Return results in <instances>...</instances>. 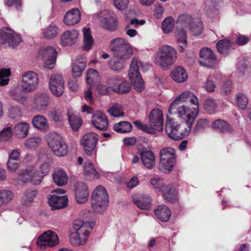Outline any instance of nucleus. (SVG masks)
Wrapping results in <instances>:
<instances>
[{
  "label": "nucleus",
  "instance_id": "19",
  "mask_svg": "<svg viewBox=\"0 0 251 251\" xmlns=\"http://www.w3.org/2000/svg\"><path fill=\"white\" fill-rule=\"evenodd\" d=\"M98 141V135L94 132H89L84 135L81 144L85 153L91 155Z\"/></svg>",
  "mask_w": 251,
  "mask_h": 251
},
{
  "label": "nucleus",
  "instance_id": "16",
  "mask_svg": "<svg viewBox=\"0 0 251 251\" xmlns=\"http://www.w3.org/2000/svg\"><path fill=\"white\" fill-rule=\"evenodd\" d=\"M38 55L44 60L45 67L50 69L54 67L57 55V51L54 48L49 46L41 49Z\"/></svg>",
  "mask_w": 251,
  "mask_h": 251
},
{
  "label": "nucleus",
  "instance_id": "12",
  "mask_svg": "<svg viewBox=\"0 0 251 251\" xmlns=\"http://www.w3.org/2000/svg\"><path fill=\"white\" fill-rule=\"evenodd\" d=\"M49 103L50 98L47 93H37L32 98V110L44 113L47 110Z\"/></svg>",
  "mask_w": 251,
  "mask_h": 251
},
{
  "label": "nucleus",
  "instance_id": "53",
  "mask_svg": "<svg viewBox=\"0 0 251 251\" xmlns=\"http://www.w3.org/2000/svg\"><path fill=\"white\" fill-rule=\"evenodd\" d=\"M150 183L154 189L158 190L159 191L162 192L166 187L163 179L159 177L151 178L150 179Z\"/></svg>",
  "mask_w": 251,
  "mask_h": 251
},
{
  "label": "nucleus",
  "instance_id": "34",
  "mask_svg": "<svg viewBox=\"0 0 251 251\" xmlns=\"http://www.w3.org/2000/svg\"><path fill=\"white\" fill-rule=\"evenodd\" d=\"M54 182L59 186L65 185L68 181V176L65 171L61 168H57L52 176Z\"/></svg>",
  "mask_w": 251,
  "mask_h": 251
},
{
  "label": "nucleus",
  "instance_id": "57",
  "mask_svg": "<svg viewBox=\"0 0 251 251\" xmlns=\"http://www.w3.org/2000/svg\"><path fill=\"white\" fill-rule=\"evenodd\" d=\"M31 174L30 182L35 185L39 184L44 177L43 175L40 173L38 170L33 171L32 169Z\"/></svg>",
  "mask_w": 251,
  "mask_h": 251
},
{
  "label": "nucleus",
  "instance_id": "25",
  "mask_svg": "<svg viewBox=\"0 0 251 251\" xmlns=\"http://www.w3.org/2000/svg\"><path fill=\"white\" fill-rule=\"evenodd\" d=\"M86 60L82 55H78L72 65V75L74 78L80 76L86 67Z\"/></svg>",
  "mask_w": 251,
  "mask_h": 251
},
{
  "label": "nucleus",
  "instance_id": "11",
  "mask_svg": "<svg viewBox=\"0 0 251 251\" xmlns=\"http://www.w3.org/2000/svg\"><path fill=\"white\" fill-rule=\"evenodd\" d=\"M22 41L20 35L13 30L5 28L0 30V44H7L9 47L15 48Z\"/></svg>",
  "mask_w": 251,
  "mask_h": 251
},
{
  "label": "nucleus",
  "instance_id": "6",
  "mask_svg": "<svg viewBox=\"0 0 251 251\" xmlns=\"http://www.w3.org/2000/svg\"><path fill=\"white\" fill-rule=\"evenodd\" d=\"M49 148L53 154L58 157L66 155L68 152V147L62 137L56 132H51L47 136Z\"/></svg>",
  "mask_w": 251,
  "mask_h": 251
},
{
  "label": "nucleus",
  "instance_id": "30",
  "mask_svg": "<svg viewBox=\"0 0 251 251\" xmlns=\"http://www.w3.org/2000/svg\"><path fill=\"white\" fill-rule=\"evenodd\" d=\"M154 213L159 220L166 222L170 220L172 212L167 206L161 205L154 210Z\"/></svg>",
  "mask_w": 251,
  "mask_h": 251
},
{
  "label": "nucleus",
  "instance_id": "49",
  "mask_svg": "<svg viewBox=\"0 0 251 251\" xmlns=\"http://www.w3.org/2000/svg\"><path fill=\"white\" fill-rule=\"evenodd\" d=\"M11 74L9 69H1L0 70V86L8 84L9 76Z\"/></svg>",
  "mask_w": 251,
  "mask_h": 251
},
{
  "label": "nucleus",
  "instance_id": "60",
  "mask_svg": "<svg viewBox=\"0 0 251 251\" xmlns=\"http://www.w3.org/2000/svg\"><path fill=\"white\" fill-rule=\"evenodd\" d=\"M189 28L194 35H199L201 34L203 30L202 24L201 21L195 22L193 23Z\"/></svg>",
  "mask_w": 251,
  "mask_h": 251
},
{
  "label": "nucleus",
  "instance_id": "29",
  "mask_svg": "<svg viewBox=\"0 0 251 251\" xmlns=\"http://www.w3.org/2000/svg\"><path fill=\"white\" fill-rule=\"evenodd\" d=\"M174 101L177 103H183V102H190L192 105H199L197 97L192 92L185 91L180 94Z\"/></svg>",
  "mask_w": 251,
  "mask_h": 251
},
{
  "label": "nucleus",
  "instance_id": "56",
  "mask_svg": "<svg viewBox=\"0 0 251 251\" xmlns=\"http://www.w3.org/2000/svg\"><path fill=\"white\" fill-rule=\"evenodd\" d=\"M31 173V168H27L25 170H21L19 174V179L24 183L30 182Z\"/></svg>",
  "mask_w": 251,
  "mask_h": 251
},
{
  "label": "nucleus",
  "instance_id": "61",
  "mask_svg": "<svg viewBox=\"0 0 251 251\" xmlns=\"http://www.w3.org/2000/svg\"><path fill=\"white\" fill-rule=\"evenodd\" d=\"M95 90L98 94L100 95H106L111 92L108 85L107 86L101 83H98L96 85Z\"/></svg>",
  "mask_w": 251,
  "mask_h": 251
},
{
  "label": "nucleus",
  "instance_id": "17",
  "mask_svg": "<svg viewBox=\"0 0 251 251\" xmlns=\"http://www.w3.org/2000/svg\"><path fill=\"white\" fill-rule=\"evenodd\" d=\"M59 243L56 233L51 230L45 232L37 240V244L41 249H44L47 247L55 246Z\"/></svg>",
  "mask_w": 251,
  "mask_h": 251
},
{
  "label": "nucleus",
  "instance_id": "45",
  "mask_svg": "<svg viewBox=\"0 0 251 251\" xmlns=\"http://www.w3.org/2000/svg\"><path fill=\"white\" fill-rule=\"evenodd\" d=\"M84 171L86 176L92 178L99 177V173L94 168L93 165L90 162H87L85 163Z\"/></svg>",
  "mask_w": 251,
  "mask_h": 251
},
{
  "label": "nucleus",
  "instance_id": "54",
  "mask_svg": "<svg viewBox=\"0 0 251 251\" xmlns=\"http://www.w3.org/2000/svg\"><path fill=\"white\" fill-rule=\"evenodd\" d=\"M41 143V139L38 136H33L27 139L25 142V145L29 149H33L37 147Z\"/></svg>",
  "mask_w": 251,
  "mask_h": 251
},
{
  "label": "nucleus",
  "instance_id": "10",
  "mask_svg": "<svg viewBox=\"0 0 251 251\" xmlns=\"http://www.w3.org/2000/svg\"><path fill=\"white\" fill-rule=\"evenodd\" d=\"M39 79L37 74L33 71H27L22 74L20 86L25 93L34 91L38 86Z\"/></svg>",
  "mask_w": 251,
  "mask_h": 251
},
{
  "label": "nucleus",
  "instance_id": "28",
  "mask_svg": "<svg viewBox=\"0 0 251 251\" xmlns=\"http://www.w3.org/2000/svg\"><path fill=\"white\" fill-rule=\"evenodd\" d=\"M134 203L141 209H149L151 207V199L146 195L134 196L132 197Z\"/></svg>",
  "mask_w": 251,
  "mask_h": 251
},
{
  "label": "nucleus",
  "instance_id": "35",
  "mask_svg": "<svg viewBox=\"0 0 251 251\" xmlns=\"http://www.w3.org/2000/svg\"><path fill=\"white\" fill-rule=\"evenodd\" d=\"M68 117L70 124L74 131H77L82 124V120L79 116L75 113L72 110H68Z\"/></svg>",
  "mask_w": 251,
  "mask_h": 251
},
{
  "label": "nucleus",
  "instance_id": "51",
  "mask_svg": "<svg viewBox=\"0 0 251 251\" xmlns=\"http://www.w3.org/2000/svg\"><path fill=\"white\" fill-rule=\"evenodd\" d=\"M13 193L8 190H0V201L2 205L6 204L10 202L13 198Z\"/></svg>",
  "mask_w": 251,
  "mask_h": 251
},
{
  "label": "nucleus",
  "instance_id": "18",
  "mask_svg": "<svg viewBox=\"0 0 251 251\" xmlns=\"http://www.w3.org/2000/svg\"><path fill=\"white\" fill-rule=\"evenodd\" d=\"M150 127L152 130L161 131L163 127V115L159 109H153L150 115Z\"/></svg>",
  "mask_w": 251,
  "mask_h": 251
},
{
  "label": "nucleus",
  "instance_id": "21",
  "mask_svg": "<svg viewBox=\"0 0 251 251\" xmlns=\"http://www.w3.org/2000/svg\"><path fill=\"white\" fill-rule=\"evenodd\" d=\"M75 199L78 203H85L88 200V188L83 182H78L75 185Z\"/></svg>",
  "mask_w": 251,
  "mask_h": 251
},
{
  "label": "nucleus",
  "instance_id": "3",
  "mask_svg": "<svg viewBox=\"0 0 251 251\" xmlns=\"http://www.w3.org/2000/svg\"><path fill=\"white\" fill-rule=\"evenodd\" d=\"M174 101L170 105L168 113L169 114H175L182 119L186 126L191 128L199 112V105L189 107L184 103H177Z\"/></svg>",
  "mask_w": 251,
  "mask_h": 251
},
{
  "label": "nucleus",
  "instance_id": "15",
  "mask_svg": "<svg viewBox=\"0 0 251 251\" xmlns=\"http://www.w3.org/2000/svg\"><path fill=\"white\" fill-rule=\"evenodd\" d=\"M99 17L104 28L110 31H114L116 29L117 17L113 12L105 9L100 13Z\"/></svg>",
  "mask_w": 251,
  "mask_h": 251
},
{
  "label": "nucleus",
  "instance_id": "1",
  "mask_svg": "<svg viewBox=\"0 0 251 251\" xmlns=\"http://www.w3.org/2000/svg\"><path fill=\"white\" fill-rule=\"evenodd\" d=\"M110 48L114 57L109 61V67L114 71L123 69L126 61L133 54L132 47L124 38H117L111 41Z\"/></svg>",
  "mask_w": 251,
  "mask_h": 251
},
{
  "label": "nucleus",
  "instance_id": "32",
  "mask_svg": "<svg viewBox=\"0 0 251 251\" xmlns=\"http://www.w3.org/2000/svg\"><path fill=\"white\" fill-rule=\"evenodd\" d=\"M176 38L178 44V50L181 52L184 51L187 46V35L183 28H178L176 34Z\"/></svg>",
  "mask_w": 251,
  "mask_h": 251
},
{
  "label": "nucleus",
  "instance_id": "63",
  "mask_svg": "<svg viewBox=\"0 0 251 251\" xmlns=\"http://www.w3.org/2000/svg\"><path fill=\"white\" fill-rule=\"evenodd\" d=\"M12 128L11 127H8L2 130L0 133V141H7L12 136Z\"/></svg>",
  "mask_w": 251,
  "mask_h": 251
},
{
  "label": "nucleus",
  "instance_id": "48",
  "mask_svg": "<svg viewBox=\"0 0 251 251\" xmlns=\"http://www.w3.org/2000/svg\"><path fill=\"white\" fill-rule=\"evenodd\" d=\"M131 89V85L127 81L121 80L118 87L115 88V92L119 94H125L128 93Z\"/></svg>",
  "mask_w": 251,
  "mask_h": 251
},
{
  "label": "nucleus",
  "instance_id": "9",
  "mask_svg": "<svg viewBox=\"0 0 251 251\" xmlns=\"http://www.w3.org/2000/svg\"><path fill=\"white\" fill-rule=\"evenodd\" d=\"M176 161V151L172 148H165L160 151V170L165 173L170 172Z\"/></svg>",
  "mask_w": 251,
  "mask_h": 251
},
{
  "label": "nucleus",
  "instance_id": "46",
  "mask_svg": "<svg viewBox=\"0 0 251 251\" xmlns=\"http://www.w3.org/2000/svg\"><path fill=\"white\" fill-rule=\"evenodd\" d=\"M86 80L88 84L92 86L99 80L98 72L93 69H90L87 71Z\"/></svg>",
  "mask_w": 251,
  "mask_h": 251
},
{
  "label": "nucleus",
  "instance_id": "64",
  "mask_svg": "<svg viewBox=\"0 0 251 251\" xmlns=\"http://www.w3.org/2000/svg\"><path fill=\"white\" fill-rule=\"evenodd\" d=\"M115 7L119 10H124L127 7L129 0H113Z\"/></svg>",
  "mask_w": 251,
  "mask_h": 251
},
{
  "label": "nucleus",
  "instance_id": "40",
  "mask_svg": "<svg viewBox=\"0 0 251 251\" xmlns=\"http://www.w3.org/2000/svg\"><path fill=\"white\" fill-rule=\"evenodd\" d=\"M165 199L169 201L173 202L177 200V191L175 187L168 185L162 191Z\"/></svg>",
  "mask_w": 251,
  "mask_h": 251
},
{
  "label": "nucleus",
  "instance_id": "4",
  "mask_svg": "<svg viewBox=\"0 0 251 251\" xmlns=\"http://www.w3.org/2000/svg\"><path fill=\"white\" fill-rule=\"evenodd\" d=\"M177 57L176 50L170 46L165 45L159 48L154 57V63L164 70L173 65Z\"/></svg>",
  "mask_w": 251,
  "mask_h": 251
},
{
  "label": "nucleus",
  "instance_id": "58",
  "mask_svg": "<svg viewBox=\"0 0 251 251\" xmlns=\"http://www.w3.org/2000/svg\"><path fill=\"white\" fill-rule=\"evenodd\" d=\"M178 22L185 28H189L193 24V19L190 15H181L179 16Z\"/></svg>",
  "mask_w": 251,
  "mask_h": 251
},
{
  "label": "nucleus",
  "instance_id": "50",
  "mask_svg": "<svg viewBox=\"0 0 251 251\" xmlns=\"http://www.w3.org/2000/svg\"><path fill=\"white\" fill-rule=\"evenodd\" d=\"M204 108L205 110L209 113H213L217 107V104L215 100L211 98L206 99L204 102Z\"/></svg>",
  "mask_w": 251,
  "mask_h": 251
},
{
  "label": "nucleus",
  "instance_id": "37",
  "mask_svg": "<svg viewBox=\"0 0 251 251\" xmlns=\"http://www.w3.org/2000/svg\"><path fill=\"white\" fill-rule=\"evenodd\" d=\"M234 43L227 39L221 40L216 44L217 49L219 53L226 55Z\"/></svg>",
  "mask_w": 251,
  "mask_h": 251
},
{
  "label": "nucleus",
  "instance_id": "2",
  "mask_svg": "<svg viewBox=\"0 0 251 251\" xmlns=\"http://www.w3.org/2000/svg\"><path fill=\"white\" fill-rule=\"evenodd\" d=\"M94 225V222L85 223L80 219L75 220L73 224L74 231L70 235L71 244L74 246L85 245Z\"/></svg>",
  "mask_w": 251,
  "mask_h": 251
},
{
  "label": "nucleus",
  "instance_id": "5",
  "mask_svg": "<svg viewBox=\"0 0 251 251\" xmlns=\"http://www.w3.org/2000/svg\"><path fill=\"white\" fill-rule=\"evenodd\" d=\"M191 128L186 125L175 123L167 116L165 131L168 136L174 140H181L188 136Z\"/></svg>",
  "mask_w": 251,
  "mask_h": 251
},
{
  "label": "nucleus",
  "instance_id": "33",
  "mask_svg": "<svg viewBox=\"0 0 251 251\" xmlns=\"http://www.w3.org/2000/svg\"><path fill=\"white\" fill-rule=\"evenodd\" d=\"M29 126L27 123H20L17 124L14 127V134L19 138L26 137L29 132Z\"/></svg>",
  "mask_w": 251,
  "mask_h": 251
},
{
  "label": "nucleus",
  "instance_id": "44",
  "mask_svg": "<svg viewBox=\"0 0 251 251\" xmlns=\"http://www.w3.org/2000/svg\"><path fill=\"white\" fill-rule=\"evenodd\" d=\"M58 27L54 24L51 23L45 29L44 32V37L47 39H51L58 34Z\"/></svg>",
  "mask_w": 251,
  "mask_h": 251
},
{
  "label": "nucleus",
  "instance_id": "43",
  "mask_svg": "<svg viewBox=\"0 0 251 251\" xmlns=\"http://www.w3.org/2000/svg\"><path fill=\"white\" fill-rule=\"evenodd\" d=\"M210 122L206 119H200L198 120L194 128L195 134L203 132L209 126Z\"/></svg>",
  "mask_w": 251,
  "mask_h": 251
},
{
  "label": "nucleus",
  "instance_id": "27",
  "mask_svg": "<svg viewBox=\"0 0 251 251\" xmlns=\"http://www.w3.org/2000/svg\"><path fill=\"white\" fill-rule=\"evenodd\" d=\"M31 123L34 127L41 132L47 131L50 127V124L47 119L42 115H38L34 117Z\"/></svg>",
  "mask_w": 251,
  "mask_h": 251
},
{
  "label": "nucleus",
  "instance_id": "24",
  "mask_svg": "<svg viewBox=\"0 0 251 251\" xmlns=\"http://www.w3.org/2000/svg\"><path fill=\"white\" fill-rule=\"evenodd\" d=\"M78 36L76 30L65 31L61 35V44L64 47L71 46L76 43Z\"/></svg>",
  "mask_w": 251,
  "mask_h": 251
},
{
  "label": "nucleus",
  "instance_id": "52",
  "mask_svg": "<svg viewBox=\"0 0 251 251\" xmlns=\"http://www.w3.org/2000/svg\"><path fill=\"white\" fill-rule=\"evenodd\" d=\"M238 106L242 109H245L247 107L248 100L246 96L242 93H238L236 97Z\"/></svg>",
  "mask_w": 251,
  "mask_h": 251
},
{
  "label": "nucleus",
  "instance_id": "14",
  "mask_svg": "<svg viewBox=\"0 0 251 251\" xmlns=\"http://www.w3.org/2000/svg\"><path fill=\"white\" fill-rule=\"evenodd\" d=\"M49 89L55 97H59L63 95L64 82L61 74L52 75L49 81Z\"/></svg>",
  "mask_w": 251,
  "mask_h": 251
},
{
  "label": "nucleus",
  "instance_id": "13",
  "mask_svg": "<svg viewBox=\"0 0 251 251\" xmlns=\"http://www.w3.org/2000/svg\"><path fill=\"white\" fill-rule=\"evenodd\" d=\"M53 194L48 199V203L52 209H60L66 206L68 198L62 195L65 191L62 189H57L52 192Z\"/></svg>",
  "mask_w": 251,
  "mask_h": 251
},
{
  "label": "nucleus",
  "instance_id": "20",
  "mask_svg": "<svg viewBox=\"0 0 251 251\" xmlns=\"http://www.w3.org/2000/svg\"><path fill=\"white\" fill-rule=\"evenodd\" d=\"M199 62L203 66L212 68L216 61V57L211 49L204 48L200 52Z\"/></svg>",
  "mask_w": 251,
  "mask_h": 251
},
{
  "label": "nucleus",
  "instance_id": "55",
  "mask_svg": "<svg viewBox=\"0 0 251 251\" xmlns=\"http://www.w3.org/2000/svg\"><path fill=\"white\" fill-rule=\"evenodd\" d=\"M108 112L111 116L115 117L122 116L124 114L121 105L117 103L114 104L109 108Z\"/></svg>",
  "mask_w": 251,
  "mask_h": 251
},
{
  "label": "nucleus",
  "instance_id": "7",
  "mask_svg": "<svg viewBox=\"0 0 251 251\" xmlns=\"http://www.w3.org/2000/svg\"><path fill=\"white\" fill-rule=\"evenodd\" d=\"M108 195L105 189L101 185L97 186L92 195V207L98 213L102 212L108 204Z\"/></svg>",
  "mask_w": 251,
  "mask_h": 251
},
{
  "label": "nucleus",
  "instance_id": "41",
  "mask_svg": "<svg viewBox=\"0 0 251 251\" xmlns=\"http://www.w3.org/2000/svg\"><path fill=\"white\" fill-rule=\"evenodd\" d=\"M83 32L84 43L83 49L88 51L91 48L93 43V39L90 28H84L83 30Z\"/></svg>",
  "mask_w": 251,
  "mask_h": 251
},
{
  "label": "nucleus",
  "instance_id": "47",
  "mask_svg": "<svg viewBox=\"0 0 251 251\" xmlns=\"http://www.w3.org/2000/svg\"><path fill=\"white\" fill-rule=\"evenodd\" d=\"M174 27V20L171 17L166 18L162 23V28L165 33L172 32Z\"/></svg>",
  "mask_w": 251,
  "mask_h": 251
},
{
  "label": "nucleus",
  "instance_id": "62",
  "mask_svg": "<svg viewBox=\"0 0 251 251\" xmlns=\"http://www.w3.org/2000/svg\"><path fill=\"white\" fill-rule=\"evenodd\" d=\"M204 89L207 92H213L216 88V84L213 80L212 77L209 76L204 83Z\"/></svg>",
  "mask_w": 251,
  "mask_h": 251
},
{
  "label": "nucleus",
  "instance_id": "42",
  "mask_svg": "<svg viewBox=\"0 0 251 251\" xmlns=\"http://www.w3.org/2000/svg\"><path fill=\"white\" fill-rule=\"evenodd\" d=\"M132 129V125L128 122L122 121L116 123L113 126V129L120 133H127Z\"/></svg>",
  "mask_w": 251,
  "mask_h": 251
},
{
  "label": "nucleus",
  "instance_id": "38",
  "mask_svg": "<svg viewBox=\"0 0 251 251\" xmlns=\"http://www.w3.org/2000/svg\"><path fill=\"white\" fill-rule=\"evenodd\" d=\"M37 192L36 190L28 189L26 190L23 193L21 199V203L23 205H29L34 201Z\"/></svg>",
  "mask_w": 251,
  "mask_h": 251
},
{
  "label": "nucleus",
  "instance_id": "22",
  "mask_svg": "<svg viewBox=\"0 0 251 251\" xmlns=\"http://www.w3.org/2000/svg\"><path fill=\"white\" fill-rule=\"evenodd\" d=\"M92 125L99 130H105L107 129L108 122L106 115L100 111L97 112L91 118Z\"/></svg>",
  "mask_w": 251,
  "mask_h": 251
},
{
  "label": "nucleus",
  "instance_id": "23",
  "mask_svg": "<svg viewBox=\"0 0 251 251\" xmlns=\"http://www.w3.org/2000/svg\"><path fill=\"white\" fill-rule=\"evenodd\" d=\"M81 14L77 8H73L67 11L64 15L63 23L67 25L72 26L80 22Z\"/></svg>",
  "mask_w": 251,
  "mask_h": 251
},
{
  "label": "nucleus",
  "instance_id": "8",
  "mask_svg": "<svg viewBox=\"0 0 251 251\" xmlns=\"http://www.w3.org/2000/svg\"><path fill=\"white\" fill-rule=\"evenodd\" d=\"M139 66L145 71L149 69L150 66L145 65L144 68L143 63L138 62L136 58L132 60L128 72V76L133 83L134 89L138 92H142L144 89V84L139 72Z\"/></svg>",
  "mask_w": 251,
  "mask_h": 251
},
{
  "label": "nucleus",
  "instance_id": "39",
  "mask_svg": "<svg viewBox=\"0 0 251 251\" xmlns=\"http://www.w3.org/2000/svg\"><path fill=\"white\" fill-rule=\"evenodd\" d=\"M213 129L223 132H231L232 131L231 126L226 121L218 119L214 121L212 124Z\"/></svg>",
  "mask_w": 251,
  "mask_h": 251
},
{
  "label": "nucleus",
  "instance_id": "36",
  "mask_svg": "<svg viewBox=\"0 0 251 251\" xmlns=\"http://www.w3.org/2000/svg\"><path fill=\"white\" fill-rule=\"evenodd\" d=\"M25 93V92L23 90L22 87L20 85L16 86L11 89L10 95L14 100L21 103H23L26 99Z\"/></svg>",
  "mask_w": 251,
  "mask_h": 251
},
{
  "label": "nucleus",
  "instance_id": "26",
  "mask_svg": "<svg viewBox=\"0 0 251 251\" xmlns=\"http://www.w3.org/2000/svg\"><path fill=\"white\" fill-rule=\"evenodd\" d=\"M140 155L143 164L148 169H152L156 164L155 157L153 152L151 151L142 150Z\"/></svg>",
  "mask_w": 251,
  "mask_h": 251
},
{
  "label": "nucleus",
  "instance_id": "31",
  "mask_svg": "<svg viewBox=\"0 0 251 251\" xmlns=\"http://www.w3.org/2000/svg\"><path fill=\"white\" fill-rule=\"evenodd\" d=\"M172 78L176 82L182 83L185 81L188 75L185 70L181 67L175 68L171 73Z\"/></svg>",
  "mask_w": 251,
  "mask_h": 251
},
{
  "label": "nucleus",
  "instance_id": "59",
  "mask_svg": "<svg viewBox=\"0 0 251 251\" xmlns=\"http://www.w3.org/2000/svg\"><path fill=\"white\" fill-rule=\"evenodd\" d=\"M121 79L116 76H109L106 80V84L109 86L111 91L115 92V88L118 87Z\"/></svg>",
  "mask_w": 251,
  "mask_h": 251
}]
</instances>
